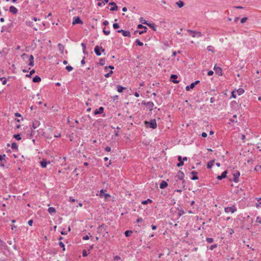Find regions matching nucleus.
<instances>
[{
	"label": "nucleus",
	"instance_id": "obj_1",
	"mask_svg": "<svg viewBox=\"0 0 261 261\" xmlns=\"http://www.w3.org/2000/svg\"><path fill=\"white\" fill-rule=\"evenodd\" d=\"M184 174L182 172L179 171L177 174L176 175V176L175 177V179L176 180V181H178V180H181V184H182V185L183 187H185V180L184 179Z\"/></svg>",
	"mask_w": 261,
	"mask_h": 261
},
{
	"label": "nucleus",
	"instance_id": "obj_2",
	"mask_svg": "<svg viewBox=\"0 0 261 261\" xmlns=\"http://www.w3.org/2000/svg\"><path fill=\"white\" fill-rule=\"evenodd\" d=\"M187 32H189L190 35L193 38L201 37L202 36L200 32L195 31L191 30H187Z\"/></svg>",
	"mask_w": 261,
	"mask_h": 261
},
{
	"label": "nucleus",
	"instance_id": "obj_3",
	"mask_svg": "<svg viewBox=\"0 0 261 261\" xmlns=\"http://www.w3.org/2000/svg\"><path fill=\"white\" fill-rule=\"evenodd\" d=\"M146 126H148L149 127L154 129L156 128L157 125L155 119H152L150 121H145V122Z\"/></svg>",
	"mask_w": 261,
	"mask_h": 261
},
{
	"label": "nucleus",
	"instance_id": "obj_4",
	"mask_svg": "<svg viewBox=\"0 0 261 261\" xmlns=\"http://www.w3.org/2000/svg\"><path fill=\"white\" fill-rule=\"evenodd\" d=\"M232 175L233 176V180L235 182H238L239 181V178L240 176V173L238 170H234L232 172Z\"/></svg>",
	"mask_w": 261,
	"mask_h": 261
},
{
	"label": "nucleus",
	"instance_id": "obj_5",
	"mask_svg": "<svg viewBox=\"0 0 261 261\" xmlns=\"http://www.w3.org/2000/svg\"><path fill=\"white\" fill-rule=\"evenodd\" d=\"M225 212L226 213H233L237 211V208L235 206H232L230 207H225L224 209Z\"/></svg>",
	"mask_w": 261,
	"mask_h": 261
},
{
	"label": "nucleus",
	"instance_id": "obj_6",
	"mask_svg": "<svg viewBox=\"0 0 261 261\" xmlns=\"http://www.w3.org/2000/svg\"><path fill=\"white\" fill-rule=\"evenodd\" d=\"M100 50H101L102 52H103L105 51V49H103L101 47H99V46L97 45L94 48V51L97 56H100L101 53L100 51Z\"/></svg>",
	"mask_w": 261,
	"mask_h": 261
},
{
	"label": "nucleus",
	"instance_id": "obj_7",
	"mask_svg": "<svg viewBox=\"0 0 261 261\" xmlns=\"http://www.w3.org/2000/svg\"><path fill=\"white\" fill-rule=\"evenodd\" d=\"M117 33H121L122 35L124 37H130V33L129 31H125L123 30H120L117 31Z\"/></svg>",
	"mask_w": 261,
	"mask_h": 261
},
{
	"label": "nucleus",
	"instance_id": "obj_8",
	"mask_svg": "<svg viewBox=\"0 0 261 261\" xmlns=\"http://www.w3.org/2000/svg\"><path fill=\"white\" fill-rule=\"evenodd\" d=\"M72 24L74 25L75 24H83V22L81 19L79 17H75L73 18V20L72 21Z\"/></svg>",
	"mask_w": 261,
	"mask_h": 261
},
{
	"label": "nucleus",
	"instance_id": "obj_9",
	"mask_svg": "<svg viewBox=\"0 0 261 261\" xmlns=\"http://www.w3.org/2000/svg\"><path fill=\"white\" fill-rule=\"evenodd\" d=\"M5 158H6L5 154H3V155H0V166L4 167V166L6 163Z\"/></svg>",
	"mask_w": 261,
	"mask_h": 261
},
{
	"label": "nucleus",
	"instance_id": "obj_10",
	"mask_svg": "<svg viewBox=\"0 0 261 261\" xmlns=\"http://www.w3.org/2000/svg\"><path fill=\"white\" fill-rule=\"evenodd\" d=\"M143 104L146 106L149 110H152L154 106V103L151 101L144 102H143Z\"/></svg>",
	"mask_w": 261,
	"mask_h": 261
},
{
	"label": "nucleus",
	"instance_id": "obj_11",
	"mask_svg": "<svg viewBox=\"0 0 261 261\" xmlns=\"http://www.w3.org/2000/svg\"><path fill=\"white\" fill-rule=\"evenodd\" d=\"M214 70L215 71L216 73L218 74V75H222V69L220 67H217V66H216V65H215L214 68Z\"/></svg>",
	"mask_w": 261,
	"mask_h": 261
},
{
	"label": "nucleus",
	"instance_id": "obj_12",
	"mask_svg": "<svg viewBox=\"0 0 261 261\" xmlns=\"http://www.w3.org/2000/svg\"><path fill=\"white\" fill-rule=\"evenodd\" d=\"M49 164H50V162H47L46 160H43L41 162H40V165L41 167L43 168H46L47 165Z\"/></svg>",
	"mask_w": 261,
	"mask_h": 261
},
{
	"label": "nucleus",
	"instance_id": "obj_13",
	"mask_svg": "<svg viewBox=\"0 0 261 261\" xmlns=\"http://www.w3.org/2000/svg\"><path fill=\"white\" fill-rule=\"evenodd\" d=\"M143 24H146L150 28H152L154 31H156V26L154 23H147L146 20L143 22Z\"/></svg>",
	"mask_w": 261,
	"mask_h": 261
},
{
	"label": "nucleus",
	"instance_id": "obj_14",
	"mask_svg": "<svg viewBox=\"0 0 261 261\" xmlns=\"http://www.w3.org/2000/svg\"><path fill=\"white\" fill-rule=\"evenodd\" d=\"M9 11L10 12H11L12 13H13L14 14H15L18 12L17 9L13 6H12L10 7Z\"/></svg>",
	"mask_w": 261,
	"mask_h": 261
},
{
	"label": "nucleus",
	"instance_id": "obj_15",
	"mask_svg": "<svg viewBox=\"0 0 261 261\" xmlns=\"http://www.w3.org/2000/svg\"><path fill=\"white\" fill-rule=\"evenodd\" d=\"M110 5H114V7L110 8V11H117L118 10V7L116 5V4L115 2H111L109 3Z\"/></svg>",
	"mask_w": 261,
	"mask_h": 261
},
{
	"label": "nucleus",
	"instance_id": "obj_16",
	"mask_svg": "<svg viewBox=\"0 0 261 261\" xmlns=\"http://www.w3.org/2000/svg\"><path fill=\"white\" fill-rule=\"evenodd\" d=\"M103 108L101 107L99 108L98 109H96L95 110L94 114L97 115V114H101L103 113Z\"/></svg>",
	"mask_w": 261,
	"mask_h": 261
},
{
	"label": "nucleus",
	"instance_id": "obj_17",
	"mask_svg": "<svg viewBox=\"0 0 261 261\" xmlns=\"http://www.w3.org/2000/svg\"><path fill=\"white\" fill-rule=\"evenodd\" d=\"M138 28L139 29H144V31H141L139 32V34H140V35L146 32V30L147 29V28L146 27L143 25L142 24H139L138 25Z\"/></svg>",
	"mask_w": 261,
	"mask_h": 261
},
{
	"label": "nucleus",
	"instance_id": "obj_18",
	"mask_svg": "<svg viewBox=\"0 0 261 261\" xmlns=\"http://www.w3.org/2000/svg\"><path fill=\"white\" fill-rule=\"evenodd\" d=\"M168 186V184L166 181H162L160 185V188L161 189H164L166 187H167Z\"/></svg>",
	"mask_w": 261,
	"mask_h": 261
},
{
	"label": "nucleus",
	"instance_id": "obj_19",
	"mask_svg": "<svg viewBox=\"0 0 261 261\" xmlns=\"http://www.w3.org/2000/svg\"><path fill=\"white\" fill-rule=\"evenodd\" d=\"M178 160L179 161V163H177V166L178 167H180L184 165V162L182 160V158L181 156H178Z\"/></svg>",
	"mask_w": 261,
	"mask_h": 261
},
{
	"label": "nucleus",
	"instance_id": "obj_20",
	"mask_svg": "<svg viewBox=\"0 0 261 261\" xmlns=\"http://www.w3.org/2000/svg\"><path fill=\"white\" fill-rule=\"evenodd\" d=\"M41 81V78L40 76L38 75H36L33 79V82L34 83H38Z\"/></svg>",
	"mask_w": 261,
	"mask_h": 261
},
{
	"label": "nucleus",
	"instance_id": "obj_21",
	"mask_svg": "<svg viewBox=\"0 0 261 261\" xmlns=\"http://www.w3.org/2000/svg\"><path fill=\"white\" fill-rule=\"evenodd\" d=\"M48 212L50 214H55L56 213V209L53 207H50L48 208Z\"/></svg>",
	"mask_w": 261,
	"mask_h": 261
},
{
	"label": "nucleus",
	"instance_id": "obj_22",
	"mask_svg": "<svg viewBox=\"0 0 261 261\" xmlns=\"http://www.w3.org/2000/svg\"><path fill=\"white\" fill-rule=\"evenodd\" d=\"M195 86L194 85L193 83H192L190 84V85L186 86V89L187 91H190L191 89L194 88Z\"/></svg>",
	"mask_w": 261,
	"mask_h": 261
},
{
	"label": "nucleus",
	"instance_id": "obj_23",
	"mask_svg": "<svg viewBox=\"0 0 261 261\" xmlns=\"http://www.w3.org/2000/svg\"><path fill=\"white\" fill-rule=\"evenodd\" d=\"M176 4L179 8H181L184 6V3L181 1H178Z\"/></svg>",
	"mask_w": 261,
	"mask_h": 261
},
{
	"label": "nucleus",
	"instance_id": "obj_24",
	"mask_svg": "<svg viewBox=\"0 0 261 261\" xmlns=\"http://www.w3.org/2000/svg\"><path fill=\"white\" fill-rule=\"evenodd\" d=\"M40 125V122L38 121H35L33 123V127L35 129Z\"/></svg>",
	"mask_w": 261,
	"mask_h": 261
},
{
	"label": "nucleus",
	"instance_id": "obj_25",
	"mask_svg": "<svg viewBox=\"0 0 261 261\" xmlns=\"http://www.w3.org/2000/svg\"><path fill=\"white\" fill-rule=\"evenodd\" d=\"M236 92H237L239 95H240L242 94L243 93H244V90L242 88H239L236 91Z\"/></svg>",
	"mask_w": 261,
	"mask_h": 261
},
{
	"label": "nucleus",
	"instance_id": "obj_26",
	"mask_svg": "<svg viewBox=\"0 0 261 261\" xmlns=\"http://www.w3.org/2000/svg\"><path fill=\"white\" fill-rule=\"evenodd\" d=\"M117 91L119 93L122 92V91L125 89L124 87H122L121 86L118 85L117 87Z\"/></svg>",
	"mask_w": 261,
	"mask_h": 261
},
{
	"label": "nucleus",
	"instance_id": "obj_27",
	"mask_svg": "<svg viewBox=\"0 0 261 261\" xmlns=\"http://www.w3.org/2000/svg\"><path fill=\"white\" fill-rule=\"evenodd\" d=\"M58 47H59V50L62 53H63V50H64V46L61 44V43H59L58 45Z\"/></svg>",
	"mask_w": 261,
	"mask_h": 261
},
{
	"label": "nucleus",
	"instance_id": "obj_28",
	"mask_svg": "<svg viewBox=\"0 0 261 261\" xmlns=\"http://www.w3.org/2000/svg\"><path fill=\"white\" fill-rule=\"evenodd\" d=\"M25 24L27 25L32 27L33 26V22L31 20H27L25 21Z\"/></svg>",
	"mask_w": 261,
	"mask_h": 261
},
{
	"label": "nucleus",
	"instance_id": "obj_29",
	"mask_svg": "<svg viewBox=\"0 0 261 261\" xmlns=\"http://www.w3.org/2000/svg\"><path fill=\"white\" fill-rule=\"evenodd\" d=\"M214 162L215 161L214 160L208 162L207 165V167L210 169L214 165Z\"/></svg>",
	"mask_w": 261,
	"mask_h": 261
},
{
	"label": "nucleus",
	"instance_id": "obj_30",
	"mask_svg": "<svg viewBox=\"0 0 261 261\" xmlns=\"http://www.w3.org/2000/svg\"><path fill=\"white\" fill-rule=\"evenodd\" d=\"M133 233V231L132 230H126L125 231V236L127 237H129L130 236L132 233Z\"/></svg>",
	"mask_w": 261,
	"mask_h": 261
},
{
	"label": "nucleus",
	"instance_id": "obj_31",
	"mask_svg": "<svg viewBox=\"0 0 261 261\" xmlns=\"http://www.w3.org/2000/svg\"><path fill=\"white\" fill-rule=\"evenodd\" d=\"M151 203L152 202V200L150 199H147L146 200L142 201V203L143 204H147L148 203Z\"/></svg>",
	"mask_w": 261,
	"mask_h": 261
},
{
	"label": "nucleus",
	"instance_id": "obj_32",
	"mask_svg": "<svg viewBox=\"0 0 261 261\" xmlns=\"http://www.w3.org/2000/svg\"><path fill=\"white\" fill-rule=\"evenodd\" d=\"M13 137L15 138L17 140H21V137L19 134L14 135Z\"/></svg>",
	"mask_w": 261,
	"mask_h": 261
},
{
	"label": "nucleus",
	"instance_id": "obj_33",
	"mask_svg": "<svg viewBox=\"0 0 261 261\" xmlns=\"http://www.w3.org/2000/svg\"><path fill=\"white\" fill-rule=\"evenodd\" d=\"M228 172L227 170H225L223 172H222V173L221 174V177L223 178H224L226 177V175H227V174Z\"/></svg>",
	"mask_w": 261,
	"mask_h": 261
},
{
	"label": "nucleus",
	"instance_id": "obj_34",
	"mask_svg": "<svg viewBox=\"0 0 261 261\" xmlns=\"http://www.w3.org/2000/svg\"><path fill=\"white\" fill-rule=\"evenodd\" d=\"M59 246H60L61 247H62V248L63 250V251H65V245H64V244H63V242H59Z\"/></svg>",
	"mask_w": 261,
	"mask_h": 261
},
{
	"label": "nucleus",
	"instance_id": "obj_35",
	"mask_svg": "<svg viewBox=\"0 0 261 261\" xmlns=\"http://www.w3.org/2000/svg\"><path fill=\"white\" fill-rule=\"evenodd\" d=\"M11 148H12V149H17V148H18V146H17V144H16V143H13L12 144V145H11Z\"/></svg>",
	"mask_w": 261,
	"mask_h": 261
},
{
	"label": "nucleus",
	"instance_id": "obj_36",
	"mask_svg": "<svg viewBox=\"0 0 261 261\" xmlns=\"http://www.w3.org/2000/svg\"><path fill=\"white\" fill-rule=\"evenodd\" d=\"M136 43H137V45L139 46H142L143 45V42H141L139 39H136L135 41Z\"/></svg>",
	"mask_w": 261,
	"mask_h": 261
},
{
	"label": "nucleus",
	"instance_id": "obj_37",
	"mask_svg": "<svg viewBox=\"0 0 261 261\" xmlns=\"http://www.w3.org/2000/svg\"><path fill=\"white\" fill-rule=\"evenodd\" d=\"M103 32L106 35H109L110 34V31L109 30L107 31L105 28L103 29Z\"/></svg>",
	"mask_w": 261,
	"mask_h": 261
},
{
	"label": "nucleus",
	"instance_id": "obj_38",
	"mask_svg": "<svg viewBox=\"0 0 261 261\" xmlns=\"http://www.w3.org/2000/svg\"><path fill=\"white\" fill-rule=\"evenodd\" d=\"M254 170L255 171H261V165H257L254 168Z\"/></svg>",
	"mask_w": 261,
	"mask_h": 261
},
{
	"label": "nucleus",
	"instance_id": "obj_39",
	"mask_svg": "<svg viewBox=\"0 0 261 261\" xmlns=\"http://www.w3.org/2000/svg\"><path fill=\"white\" fill-rule=\"evenodd\" d=\"M89 253V252L88 253L86 250H83L82 254L84 257H86L88 255Z\"/></svg>",
	"mask_w": 261,
	"mask_h": 261
},
{
	"label": "nucleus",
	"instance_id": "obj_40",
	"mask_svg": "<svg viewBox=\"0 0 261 261\" xmlns=\"http://www.w3.org/2000/svg\"><path fill=\"white\" fill-rule=\"evenodd\" d=\"M206 240L208 243H212L214 241L213 239L211 238H207Z\"/></svg>",
	"mask_w": 261,
	"mask_h": 261
},
{
	"label": "nucleus",
	"instance_id": "obj_41",
	"mask_svg": "<svg viewBox=\"0 0 261 261\" xmlns=\"http://www.w3.org/2000/svg\"><path fill=\"white\" fill-rule=\"evenodd\" d=\"M65 69L68 71H71L73 70V67L71 66H67L66 67Z\"/></svg>",
	"mask_w": 261,
	"mask_h": 261
},
{
	"label": "nucleus",
	"instance_id": "obj_42",
	"mask_svg": "<svg viewBox=\"0 0 261 261\" xmlns=\"http://www.w3.org/2000/svg\"><path fill=\"white\" fill-rule=\"evenodd\" d=\"M112 73H113V71L111 70L109 73H106L105 75V76L106 77H110Z\"/></svg>",
	"mask_w": 261,
	"mask_h": 261
},
{
	"label": "nucleus",
	"instance_id": "obj_43",
	"mask_svg": "<svg viewBox=\"0 0 261 261\" xmlns=\"http://www.w3.org/2000/svg\"><path fill=\"white\" fill-rule=\"evenodd\" d=\"M113 27L114 29H116L119 28V25L117 23H115L113 24Z\"/></svg>",
	"mask_w": 261,
	"mask_h": 261
},
{
	"label": "nucleus",
	"instance_id": "obj_44",
	"mask_svg": "<svg viewBox=\"0 0 261 261\" xmlns=\"http://www.w3.org/2000/svg\"><path fill=\"white\" fill-rule=\"evenodd\" d=\"M213 47L212 46L209 45L207 47V49L209 51H213Z\"/></svg>",
	"mask_w": 261,
	"mask_h": 261
},
{
	"label": "nucleus",
	"instance_id": "obj_45",
	"mask_svg": "<svg viewBox=\"0 0 261 261\" xmlns=\"http://www.w3.org/2000/svg\"><path fill=\"white\" fill-rule=\"evenodd\" d=\"M114 259L115 261L120 260H121V257L119 256L116 255L114 257Z\"/></svg>",
	"mask_w": 261,
	"mask_h": 261
},
{
	"label": "nucleus",
	"instance_id": "obj_46",
	"mask_svg": "<svg viewBox=\"0 0 261 261\" xmlns=\"http://www.w3.org/2000/svg\"><path fill=\"white\" fill-rule=\"evenodd\" d=\"M247 19H248L247 17H244V18H242L241 20V22L242 23H244L245 22H246V21L247 20Z\"/></svg>",
	"mask_w": 261,
	"mask_h": 261
},
{
	"label": "nucleus",
	"instance_id": "obj_47",
	"mask_svg": "<svg viewBox=\"0 0 261 261\" xmlns=\"http://www.w3.org/2000/svg\"><path fill=\"white\" fill-rule=\"evenodd\" d=\"M105 61L103 59H100L99 61V64L101 65H103L105 64Z\"/></svg>",
	"mask_w": 261,
	"mask_h": 261
},
{
	"label": "nucleus",
	"instance_id": "obj_48",
	"mask_svg": "<svg viewBox=\"0 0 261 261\" xmlns=\"http://www.w3.org/2000/svg\"><path fill=\"white\" fill-rule=\"evenodd\" d=\"M29 61H34V57L33 55H31L29 57Z\"/></svg>",
	"mask_w": 261,
	"mask_h": 261
},
{
	"label": "nucleus",
	"instance_id": "obj_49",
	"mask_svg": "<svg viewBox=\"0 0 261 261\" xmlns=\"http://www.w3.org/2000/svg\"><path fill=\"white\" fill-rule=\"evenodd\" d=\"M27 57H29L28 55H27L26 54H23L22 55H21V58L23 59H25Z\"/></svg>",
	"mask_w": 261,
	"mask_h": 261
},
{
	"label": "nucleus",
	"instance_id": "obj_50",
	"mask_svg": "<svg viewBox=\"0 0 261 261\" xmlns=\"http://www.w3.org/2000/svg\"><path fill=\"white\" fill-rule=\"evenodd\" d=\"M256 222L261 224V217H257L256 218Z\"/></svg>",
	"mask_w": 261,
	"mask_h": 261
},
{
	"label": "nucleus",
	"instance_id": "obj_51",
	"mask_svg": "<svg viewBox=\"0 0 261 261\" xmlns=\"http://www.w3.org/2000/svg\"><path fill=\"white\" fill-rule=\"evenodd\" d=\"M81 45L83 47V52L85 53V49H86V45L84 43H82L81 44Z\"/></svg>",
	"mask_w": 261,
	"mask_h": 261
},
{
	"label": "nucleus",
	"instance_id": "obj_52",
	"mask_svg": "<svg viewBox=\"0 0 261 261\" xmlns=\"http://www.w3.org/2000/svg\"><path fill=\"white\" fill-rule=\"evenodd\" d=\"M237 118V115H234L233 116V118H231V119H230V121H231V122H236V121H235L234 119H235V118Z\"/></svg>",
	"mask_w": 261,
	"mask_h": 261
},
{
	"label": "nucleus",
	"instance_id": "obj_53",
	"mask_svg": "<svg viewBox=\"0 0 261 261\" xmlns=\"http://www.w3.org/2000/svg\"><path fill=\"white\" fill-rule=\"evenodd\" d=\"M235 93H236V91H232L231 92V97L234 98H236V95L235 94Z\"/></svg>",
	"mask_w": 261,
	"mask_h": 261
},
{
	"label": "nucleus",
	"instance_id": "obj_54",
	"mask_svg": "<svg viewBox=\"0 0 261 261\" xmlns=\"http://www.w3.org/2000/svg\"><path fill=\"white\" fill-rule=\"evenodd\" d=\"M105 150L107 152H110L111 150V147L109 146L106 147Z\"/></svg>",
	"mask_w": 261,
	"mask_h": 261
},
{
	"label": "nucleus",
	"instance_id": "obj_55",
	"mask_svg": "<svg viewBox=\"0 0 261 261\" xmlns=\"http://www.w3.org/2000/svg\"><path fill=\"white\" fill-rule=\"evenodd\" d=\"M184 214V211H182V210H180L179 211V214H178V216H181V215H182L183 214Z\"/></svg>",
	"mask_w": 261,
	"mask_h": 261
},
{
	"label": "nucleus",
	"instance_id": "obj_56",
	"mask_svg": "<svg viewBox=\"0 0 261 261\" xmlns=\"http://www.w3.org/2000/svg\"><path fill=\"white\" fill-rule=\"evenodd\" d=\"M214 72L212 70H210L208 72L207 74L209 76H211L213 74Z\"/></svg>",
	"mask_w": 261,
	"mask_h": 261
},
{
	"label": "nucleus",
	"instance_id": "obj_57",
	"mask_svg": "<svg viewBox=\"0 0 261 261\" xmlns=\"http://www.w3.org/2000/svg\"><path fill=\"white\" fill-rule=\"evenodd\" d=\"M177 78V76L175 74H172L171 75V79H175Z\"/></svg>",
	"mask_w": 261,
	"mask_h": 261
},
{
	"label": "nucleus",
	"instance_id": "obj_58",
	"mask_svg": "<svg viewBox=\"0 0 261 261\" xmlns=\"http://www.w3.org/2000/svg\"><path fill=\"white\" fill-rule=\"evenodd\" d=\"M3 79H4V80L2 81V84H3V85H5V84H6V83H7V80H6V79H5V78H2V79H1V80H2Z\"/></svg>",
	"mask_w": 261,
	"mask_h": 261
},
{
	"label": "nucleus",
	"instance_id": "obj_59",
	"mask_svg": "<svg viewBox=\"0 0 261 261\" xmlns=\"http://www.w3.org/2000/svg\"><path fill=\"white\" fill-rule=\"evenodd\" d=\"M33 220H30L29 221H28V224L30 225V226H32V224H33Z\"/></svg>",
	"mask_w": 261,
	"mask_h": 261
},
{
	"label": "nucleus",
	"instance_id": "obj_60",
	"mask_svg": "<svg viewBox=\"0 0 261 261\" xmlns=\"http://www.w3.org/2000/svg\"><path fill=\"white\" fill-rule=\"evenodd\" d=\"M83 240H89V237L88 235H87V236H86L84 237L83 238Z\"/></svg>",
	"mask_w": 261,
	"mask_h": 261
},
{
	"label": "nucleus",
	"instance_id": "obj_61",
	"mask_svg": "<svg viewBox=\"0 0 261 261\" xmlns=\"http://www.w3.org/2000/svg\"><path fill=\"white\" fill-rule=\"evenodd\" d=\"M143 219L142 218H139L137 219V222H141L143 221Z\"/></svg>",
	"mask_w": 261,
	"mask_h": 261
},
{
	"label": "nucleus",
	"instance_id": "obj_62",
	"mask_svg": "<svg viewBox=\"0 0 261 261\" xmlns=\"http://www.w3.org/2000/svg\"><path fill=\"white\" fill-rule=\"evenodd\" d=\"M201 136L204 137V138H205L207 137V134L205 132H203L201 134Z\"/></svg>",
	"mask_w": 261,
	"mask_h": 261
},
{
	"label": "nucleus",
	"instance_id": "obj_63",
	"mask_svg": "<svg viewBox=\"0 0 261 261\" xmlns=\"http://www.w3.org/2000/svg\"><path fill=\"white\" fill-rule=\"evenodd\" d=\"M109 24V21L108 20H105L103 22V24L105 25H107Z\"/></svg>",
	"mask_w": 261,
	"mask_h": 261
},
{
	"label": "nucleus",
	"instance_id": "obj_64",
	"mask_svg": "<svg viewBox=\"0 0 261 261\" xmlns=\"http://www.w3.org/2000/svg\"><path fill=\"white\" fill-rule=\"evenodd\" d=\"M198 178V176H196V175H194L193 176L192 178H191V179L192 180H196Z\"/></svg>",
	"mask_w": 261,
	"mask_h": 261
}]
</instances>
